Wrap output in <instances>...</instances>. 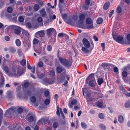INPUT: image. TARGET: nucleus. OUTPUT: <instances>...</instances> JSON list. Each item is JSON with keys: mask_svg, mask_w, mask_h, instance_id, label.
Masks as SVG:
<instances>
[{"mask_svg": "<svg viewBox=\"0 0 130 130\" xmlns=\"http://www.w3.org/2000/svg\"><path fill=\"white\" fill-rule=\"evenodd\" d=\"M23 73L20 71V69L16 68L12 69L10 71L8 75L10 76H20Z\"/></svg>", "mask_w": 130, "mask_h": 130, "instance_id": "obj_1", "label": "nucleus"}, {"mask_svg": "<svg viewBox=\"0 0 130 130\" xmlns=\"http://www.w3.org/2000/svg\"><path fill=\"white\" fill-rule=\"evenodd\" d=\"M59 59V61L63 65L68 67H70L71 66L73 62L71 60L68 61L65 58L62 57H60Z\"/></svg>", "mask_w": 130, "mask_h": 130, "instance_id": "obj_2", "label": "nucleus"}, {"mask_svg": "<svg viewBox=\"0 0 130 130\" xmlns=\"http://www.w3.org/2000/svg\"><path fill=\"white\" fill-rule=\"evenodd\" d=\"M13 27L14 28V32L15 34L18 35L20 33L21 28L17 26H8L6 28L5 30L6 31H7L9 29Z\"/></svg>", "mask_w": 130, "mask_h": 130, "instance_id": "obj_3", "label": "nucleus"}, {"mask_svg": "<svg viewBox=\"0 0 130 130\" xmlns=\"http://www.w3.org/2000/svg\"><path fill=\"white\" fill-rule=\"evenodd\" d=\"M114 32H112V35L113 38L117 42L120 43L122 44H124V41H123V37H122L117 36L114 35Z\"/></svg>", "mask_w": 130, "mask_h": 130, "instance_id": "obj_4", "label": "nucleus"}, {"mask_svg": "<svg viewBox=\"0 0 130 130\" xmlns=\"http://www.w3.org/2000/svg\"><path fill=\"white\" fill-rule=\"evenodd\" d=\"M26 119L28 122H30L35 121H36L35 116L30 113H29L27 115L26 117Z\"/></svg>", "mask_w": 130, "mask_h": 130, "instance_id": "obj_5", "label": "nucleus"}, {"mask_svg": "<svg viewBox=\"0 0 130 130\" xmlns=\"http://www.w3.org/2000/svg\"><path fill=\"white\" fill-rule=\"evenodd\" d=\"M78 26L80 28H81L83 29H92L93 28V25L91 24V25H87V24H83V23L81 24H78Z\"/></svg>", "mask_w": 130, "mask_h": 130, "instance_id": "obj_6", "label": "nucleus"}, {"mask_svg": "<svg viewBox=\"0 0 130 130\" xmlns=\"http://www.w3.org/2000/svg\"><path fill=\"white\" fill-rule=\"evenodd\" d=\"M82 41L85 46L87 48L90 47L91 45L90 44L87 39L85 38H84L83 39Z\"/></svg>", "mask_w": 130, "mask_h": 130, "instance_id": "obj_7", "label": "nucleus"}, {"mask_svg": "<svg viewBox=\"0 0 130 130\" xmlns=\"http://www.w3.org/2000/svg\"><path fill=\"white\" fill-rule=\"evenodd\" d=\"M85 15L84 14H80L79 16V19L78 20L77 22V24H81L83 23L84 20L85 19Z\"/></svg>", "mask_w": 130, "mask_h": 130, "instance_id": "obj_8", "label": "nucleus"}, {"mask_svg": "<svg viewBox=\"0 0 130 130\" xmlns=\"http://www.w3.org/2000/svg\"><path fill=\"white\" fill-rule=\"evenodd\" d=\"M47 33L48 35H50L53 33H55L56 31L53 28H51L46 30Z\"/></svg>", "mask_w": 130, "mask_h": 130, "instance_id": "obj_9", "label": "nucleus"}, {"mask_svg": "<svg viewBox=\"0 0 130 130\" xmlns=\"http://www.w3.org/2000/svg\"><path fill=\"white\" fill-rule=\"evenodd\" d=\"M29 34L26 30H23L21 34V37L24 38H26L28 37Z\"/></svg>", "mask_w": 130, "mask_h": 130, "instance_id": "obj_10", "label": "nucleus"}, {"mask_svg": "<svg viewBox=\"0 0 130 130\" xmlns=\"http://www.w3.org/2000/svg\"><path fill=\"white\" fill-rule=\"evenodd\" d=\"M60 113H61L62 116H63V117L64 116L63 113L62 111V109L61 108H59V107L58 106L56 112V113L58 116H60Z\"/></svg>", "mask_w": 130, "mask_h": 130, "instance_id": "obj_11", "label": "nucleus"}, {"mask_svg": "<svg viewBox=\"0 0 130 130\" xmlns=\"http://www.w3.org/2000/svg\"><path fill=\"white\" fill-rule=\"evenodd\" d=\"M65 70V69L64 68L61 66H58L56 69L57 72L59 73L64 71Z\"/></svg>", "mask_w": 130, "mask_h": 130, "instance_id": "obj_12", "label": "nucleus"}, {"mask_svg": "<svg viewBox=\"0 0 130 130\" xmlns=\"http://www.w3.org/2000/svg\"><path fill=\"white\" fill-rule=\"evenodd\" d=\"M2 68L3 70L5 71L8 75L10 71L8 67L7 66L3 65L2 66Z\"/></svg>", "mask_w": 130, "mask_h": 130, "instance_id": "obj_13", "label": "nucleus"}, {"mask_svg": "<svg viewBox=\"0 0 130 130\" xmlns=\"http://www.w3.org/2000/svg\"><path fill=\"white\" fill-rule=\"evenodd\" d=\"M118 120L119 122L120 123H123L124 122V118L123 116L121 115H119L118 116Z\"/></svg>", "mask_w": 130, "mask_h": 130, "instance_id": "obj_14", "label": "nucleus"}, {"mask_svg": "<svg viewBox=\"0 0 130 130\" xmlns=\"http://www.w3.org/2000/svg\"><path fill=\"white\" fill-rule=\"evenodd\" d=\"M96 82L95 79L92 80H90L89 83V84L90 86L92 87H94L96 85Z\"/></svg>", "mask_w": 130, "mask_h": 130, "instance_id": "obj_15", "label": "nucleus"}, {"mask_svg": "<svg viewBox=\"0 0 130 130\" xmlns=\"http://www.w3.org/2000/svg\"><path fill=\"white\" fill-rule=\"evenodd\" d=\"M56 19V16L55 14H54L53 15V16H50V19L48 20V22H52V20H54ZM46 22H45L44 24H46V25H48L49 24L48 22L47 23H46Z\"/></svg>", "mask_w": 130, "mask_h": 130, "instance_id": "obj_16", "label": "nucleus"}, {"mask_svg": "<svg viewBox=\"0 0 130 130\" xmlns=\"http://www.w3.org/2000/svg\"><path fill=\"white\" fill-rule=\"evenodd\" d=\"M47 121V119H46L43 118H42L40 119L38 121L37 123L38 124L41 123L43 124L45 123Z\"/></svg>", "mask_w": 130, "mask_h": 130, "instance_id": "obj_17", "label": "nucleus"}, {"mask_svg": "<svg viewBox=\"0 0 130 130\" xmlns=\"http://www.w3.org/2000/svg\"><path fill=\"white\" fill-rule=\"evenodd\" d=\"M86 23L88 25L92 24L93 25V22L92 21L91 19L90 18H87L86 20Z\"/></svg>", "mask_w": 130, "mask_h": 130, "instance_id": "obj_18", "label": "nucleus"}, {"mask_svg": "<svg viewBox=\"0 0 130 130\" xmlns=\"http://www.w3.org/2000/svg\"><path fill=\"white\" fill-rule=\"evenodd\" d=\"M15 109V108L14 107H11L8 109L6 110V115L10 113H11V112L13 111Z\"/></svg>", "mask_w": 130, "mask_h": 130, "instance_id": "obj_19", "label": "nucleus"}, {"mask_svg": "<svg viewBox=\"0 0 130 130\" xmlns=\"http://www.w3.org/2000/svg\"><path fill=\"white\" fill-rule=\"evenodd\" d=\"M36 34L38 35L40 37H42L44 35V30H41L38 31L36 33Z\"/></svg>", "mask_w": 130, "mask_h": 130, "instance_id": "obj_20", "label": "nucleus"}, {"mask_svg": "<svg viewBox=\"0 0 130 130\" xmlns=\"http://www.w3.org/2000/svg\"><path fill=\"white\" fill-rule=\"evenodd\" d=\"M77 103L76 100L74 99L72 101L71 103L69 104V107L70 108H72L73 107V105Z\"/></svg>", "mask_w": 130, "mask_h": 130, "instance_id": "obj_21", "label": "nucleus"}, {"mask_svg": "<svg viewBox=\"0 0 130 130\" xmlns=\"http://www.w3.org/2000/svg\"><path fill=\"white\" fill-rule=\"evenodd\" d=\"M39 12L40 14L42 17L44 16L46 14L45 9H42L40 11H39Z\"/></svg>", "mask_w": 130, "mask_h": 130, "instance_id": "obj_22", "label": "nucleus"}, {"mask_svg": "<svg viewBox=\"0 0 130 130\" xmlns=\"http://www.w3.org/2000/svg\"><path fill=\"white\" fill-rule=\"evenodd\" d=\"M110 5V3L107 2L106 3L104 6L103 8L105 10H107L109 7Z\"/></svg>", "mask_w": 130, "mask_h": 130, "instance_id": "obj_23", "label": "nucleus"}, {"mask_svg": "<svg viewBox=\"0 0 130 130\" xmlns=\"http://www.w3.org/2000/svg\"><path fill=\"white\" fill-rule=\"evenodd\" d=\"M97 105L98 107L103 108L104 106L103 105V103L102 102H99L98 103Z\"/></svg>", "mask_w": 130, "mask_h": 130, "instance_id": "obj_24", "label": "nucleus"}, {"mask_svg": "<svg viewBox=\"0 0 130 130\" xmlns=\"http://www.w3.org/2000/svg\"><path fill=\"white\" fill-rule=\"evenodd\" d=\"M15 43L16 45L18 46H20L21 45V42L19 39H17L16 40Z\"/></svg>", "mask_w": 130, "mask_h": 130, "instance_id": "obj_25", "label": "nucleus"}, {"mask_svg": "<svg viewBox=\"0 0 130 130\" xmlns=\"http://www.w3.org/2000/svg\"><path fill=\"white\" fill-rule=\"evenodd\" d=\"M86 47H83L82 48V51L84 52L87 53L89 52V50Z\"/></svg>", "mask_w": 130, "mask_h": 130, "instance_id": "obj_26", "label": "nucleus"}, {"mask_svg": "<svg viewBox=\"0 0 130 130\" xmlns=\"http://www.w3.org/2000/svg\"><path fill=\"white\" fill-rule=\"evenodd\" d=\"M103 22V19L101 18H98L97 20V23L98 24H102Z\"/></svg>", "mask_w": 130, "mask_h": 130, "instance_id": "obj_27", "label": "nucleus"}, {"mask_svg": "<svg viewBox=\"0 0 130 130\" xmlns=\"http://www.w3.org/2000/svg\"><path fill=\"white\" fill-rule=\"evenodd\" d=\"M89 99V100L87 101L89 103H93L95 101V100H96L95 98H90Z\"/></svg>", "mask_w": 130, "mask_h": 130, "instance_id": "obj_28", "label": "nucleus"}, {"mask_svg": "<svg viewBox=\"0 0 130 130\" xmlns=\"http://www.w3.org/2000/svg\"><path fill=\"white\" fill-rule=\"evenodd\" d=\"M88 78L92 80L95 79L94 78V74L93 73H91L90 74L87 79Z\"/></svg>", "mask_w": 130, "mask_h": 130, "instance_id": "obj_29", "label": "nucleus"}, {"mask_svg": "<svg viewBox=\"0 0 130 130\" xmlns=\"http://www.w3.org/2000/svg\"><path fill=\"white\" fill-rule=\"evenodd\" d=\"M125 106L127 108H128L130 107V100L126 101L125 104Z\"/></svg>", "mask_w": 130, "mask_h": 130, "instance_id": "obj_30", "label": "nucleus"}, {"mask_svg": "<svg viewBox=\"0 0 130 130\" xmlns=\"http://www.w3.org/2000/svg\"><path fill=\"white\" fill-rule=\"evenodd\" d=\"M39 5L37 4H35L34 7V9L35 11H38L39 9Z\"/></svg>", "mask_w": 130, "mask_h": 130, "instance_id": "obj_31", "label": "nucleus"}, {"mask_svg": "<svg viewBox=\"0 0 130 130\" xmlns=\"http://www.w3.org/2000/svg\"><path fill=\"white\" fill-rule=\"evenodd\" d=\"M103 80L102 78H99L98 80V84L99 85H100L103 82Z\"/></svg>", "mask_w": 130, "mask_h": 130, "instance_id": "obj_32", "label": "nucleus"}, {"mask_svg": "<svg viewBox=\"0 0 130 130\" xmlns=\"http://www.w3.org/2000/svg\"><path fill=\"white\" fill-rule=\"evenodd\" d=\"M124 94L127 96L130 97V93L127 92L125 89H124Z\"/></svg>", "mask_w": 130, "mask_h": 130, "instance_id": "obj_33", "label": "nucleus"}, {"mask_svg": "<svg viewBox=\"0 0 130 130\" xmlns=\"http://www.w3.org/2000/svg\"><path fill=\"white\" fill-rule=\"evenodd\" d=\"M81 125L82 127L85 129H86L87 128V126L86 124L84 122H82L81 123Z\"/></svg>", "mask_w": 130, "mask_h": 130, "instance_id": "obj_34", "label": "nucleus"}, {"mask_svg": "<svg viewBox=\"0 0 130 130\" xmlns=\"http://www.w3.org/2000/svg\"><path fill=\"white\" fill-rule=\"evenodd\" d=\"M99 126L100 128L103 130H105L106 129L105 126L103 124H100Z\"/></svg>", "mask_w": 130, "mask_h": 130, "instance_id": "obj_35", "label": "nucleus"}, {"mask_svg": "<svg viewBox=\"0 0 130 130\" xmlns=\"http://www.w3.org/2000/svg\"><path fill=\"white\" fill-rule=\"evenodd\" d=\"M68 24L72 25L73 24V23L72 21L70 19H69L68 20H66V21H65Z\"/></svg>", "mask_w": 130, "mask_h": 130, "instance_id": "obj_36", "label": "nucleus"}, {"mask_svg": "<svg viewBox=\"0 0 130 130\" xmlns=\"http://www.w3.org/2000/svg\"><path fill=\"white\" fill-rule=\"evenodd\" d=\"M19 55L20 56L22 55V51L21 49H18L17 51Z\"/></svg>", "mask_w": 130, "mask_h": 130, "instance_id": "obj_37", "label": "nucleus"}, {"mask_svg": "<svg viewBox=\"0 0 130 130\" xmlns=\"http://www.w3.org/2000/svg\"><path fill=\"white\" fill-rule=\"evenodd\" d=\"M121 8L119 6H118L117 8V12L118 13H120L121 12Z\"/></svg>", "mask_w": 130, "mask_h": 130, "instance_id": "obj_38", "label": "nucleus"}, {"mask_svg": "<svg viewBox=\"0 0 130 130\" xmlns=\"http://www.w3.org/2000/svg\"><path fill=\"white\" fill-rule=\"evenodd\" d=\"M30 101L32 102H35L36 101V98L34 96H32L30 98Z\"/></svg>", "mask_w": 130, "mask_h": 130, "instance_id": "obj_39", "label": "nucleus"}, {"mask_svg": "<svg viewBox=\"0 0 130 130\" xmlns=\"http://www.w3.org/2000/svg\"><path fill=\"white\" fill-rule=\"evenodd\" d=\"M26 63V61L24 59H23L21 61H20V63L23 66H24Z\"/></svg>", "mask_w": 130, "mask_h": 130, "instance_id": "obj_40", "label": "nucleus"}, {"mask_svg": "<svg viewBox=\"0 0 130 130\" xmlns=\"http://www.w3.org/2000/svg\"><path fill=\"white\" fill-rule=\"evenodd\" d=\"M50 102V100L49 99H46L44 101V104L46 105H48Z\"/></svg>", "mask_w": 130, "mask_h": 130, "instance_id": "obj_41", "label": "nucleus"}, {"mask_svg": "<svg viewBox=\"0 0 130 130\" xmlns=\"http://www.w3.org/2000/svg\"><path fill=\"white\" fill-rule=\"evenodd\" d=\"M12 10L13 9L12 8L10 7H8L7 9V11L9 13H11L12 11Z\"/></svg>", "mask_w": 130, "mask_h": 130, "instance_id": "obj_42", "label": "nucleus"}, {"mask_svg": "<svg viewBox=\"0 0 130 130\" xmlns=\"http://www.w3.org/2000/svg\"><path fill=\"white\" fill-rule=\"evenodd\" d=\"M91 95V94L90 93H88L86 94V98L87 99V101H89V99L90 98V96Z\"/></svg>", "mask_w": 130, "mask_h": 130, "instance_id": "obj_43", "label": "nucleus"}, {"mask_svg": "<svg viewBox=\"0 0 130 130\" xmlns=\"http://www.w3.org/2000/svg\"><path fill=\"white\" fill-rule=\"evenodd\" d=\"M33 43L34 44H36L38 43V39L36 38H34L33 40Z\"/></svg>", "mask_w": 130, "mask_h": 130, "instance_id": "obj_44", "label": "nucleus"}, {"mask_svg": "<svg viewBox=\"0 0 130 130\" xmlns=\"http://www.w3.org/2000/svg\"><path fill=\"white\" fill-rule=\"evenodd\" d=\"M23 111V109L22 108L20 107L18 108V111L19 113H21Z\"/></svg>", "mask_w": 130, "mask_h": 130, "instance_id": "obj_45", "label": "nucleus"}, {"mask_svg": "<svg viewBox=\"0 0 130 130\" xmlns=\"http://www.w3.org/2000/svg\"><path fill=\"white\" fill-rule=\"evenodd\" d=\"M43 65V63L42 61H40L38 63V66L40 67H42Z\"/></svg>", "mask_w": 130, "mask_h": 130, "instance_id": "obj_46", "label": "nucleus"}, {"mask_svg": "<svg viewBox=\"0 0 130 130\" xmlns=\"http://www.w3.org/2000/svg\"><path fill=\"white\" fill-rule=\"evenodd\" d=\"M99 118L101 119H103L104 118V114L102 113H100L99 114Z\"/></svg>", "mask_w": 130, "mask_h": 130, "instance_id": "obj_47", "label": "nucleus"}, {"mask_svg": "<svg viewBox=\"0 0 130 130\" xmlns=\"http://www.w3.org/2000/svg\"><path fill=\"white\" fill-rule=\"evenodd\" d=\"M55 73L54 71L53 70L50 71V75L51 76H53L54 75Z\"/></svg>", "mask_w": 130, "mask_h": 130, "instance_id": "obj_48", "label": "nucleus"}, {"mask_svg": "<svg viewBox=\"0 0 130 130\" xmlns=\"http://www.w3.org/2000/svg\"><path fill=\"white\" fill-rule=\"evenodd\" d=\"M78 17L77 15H74L73 17V20L75 22L77 21L78 19Z\"/></svg>", "mask_w": 130, "mask_h": 130, "instance_id": "obj_49", "label": "nucleus"}, {"mask_svg": "<svg viewBox=\"0 0 130 130\" xmlns=\"http://www.w3.org/2000/svg\"><path fill=\"white\" fill-rule=\"evenodd\" d=\"M47 49L48 51H50L52 50V47L50 45H47Z\"/></svg>", "mask_w": 130, "mask_h": 130, "instance_id": "obj_50", "label": "nucleus"}, {"mask_svg": "<svg viewBox=\"0 0 130 130\" xmlns=\"http://www.w3.org/2000/svg\"><path fill=\"white\" fill-rule=\"evenodd\" d=\"M122 74L123 77H126L127 75V73L126 71H124L122 72Z\"/></svg>", "mask_w": 130, "mask_h": 130, "instance_id": "obj_51", "label": "nucleus"}, {"mask_svg": "<svg viewBox=\"0 0 130 130\" xmlns=\"http://www.w3.org/2000/svg\"><path fill=\"white\" fill-rule=\"evenodd\" d=\"M37 21L39 23H41L42 21V17H39L37 19Z\"/></svg>", "mask_w": 130, "mask_h": 130, "instance_id": "obj_52", "label": "nucleus"}, {"mask_svg": "<svg viewBox=\"0 0 130 130\" xmlns=\"http://www.w3.org/2000/svg\"><path fill=\"white\" fill-rule=\"evenodd\" d=\"M49 92L47 90L45 91L44 92V96L45 97L49 95Z\"/></svg>", "mask_w": 130, "mask_h": 130, "instance_id": "obj_53", "label": "nucleus"}, {"mask_svg": "<svg viewBox=\"0 0 130 130\" xmlns=\"http://www.w3.org/2000/svg\"><path fill=\"white\" fill-rule=\"evenodd\" d=\"M18 20L20 22H22L24 21V18L23 17L21 16L20 17L18 18Z\"/></svg>", "mask_w": 130, "mask_h": 130, "instance_id": "obj_54", "label": "nucleus"}, {"mask_svg": "<svg viewBox=\"0 0 130 130\" xmlns=\"http://www.w3.org/2000/svg\"><path fill=\"white\" fill-rule=\"evenodd\" d=\"M26 25L27 27L29 28H30L31 27V23H26Z\"/></svg>", "mask_w": 130, "mask_h": 130, "instance_id": "obj_55", "label": "nucleus"}, {"mask_svg": "<svg viewBox=\"0 0 130 130\" xmlns=\"http://www.w3.org/2000/svg\"><path fill=\"white\" fill-rule=\"evenodd\" d=\"M114 13V11L113 10H112L110 12L109 15V17L110 18L111 17L112 15Z\"/></svg>", "mask_w": 130, "mask_h": 130, "instance_id": "obj_56", "label": "nucleus"}, {"mask_svg": "<svg viewBox=\"0 0 130 130\" xmlns=\"http://www.w3.org/2000/svg\"><path fill=\"white\" fill-rule=\"evenodd\" d=\"M62 18L65 21L66 20H67V15L66 14H64L62 15Z\"/></svg>", "mask_w": 130, "mask_h": 130, "instance_id": "obj_57", "label": "nucleus"}, {"mask_svg": "<svg viewBox=\"0 0 130 130\" xmlns=\"http://www.w3.org/2000/svg\"><path fill=\"white\" fill-rule=\"evenodd\" d=\"M10 52L12 53H14L15 52V50L13 48H10Z\"/></svg>", "mask_w": 130, "mask_h": 130, "instance_id": "obj_58", "label": "nucleus"}, {"mask_svg": "<svg viewBox=\"0 0 130 130\" xmlns=\"http://www.w3.org/2000/svg\"><path fill=\"white\" fill-rule=\"evenodd\" d=\"M27 95V96L26 97L25 96V95H24V98L25 99H26L27 97V96H29L31 94V92H30V91H28L27 93H26Z\"/></svg>", "mask_w": 130, "mask_h": 130, "instance_id": "obj_59", "label": "nucleus"}, {"mask_svg": "<svg viewBox=\"0 0 130 130\" xmlns=\"http://www.w3.org/2000/svg\"><path fill=\"white\" fill-rule=\"evenodd\" d=\"M42 59L44 62H46L47 61V59L46 57H43L42 58Z\"/></svg>", "mask_w": 130, "mask_h": 130, "instance_id": "obj_60", "label": "nucleus"}, {"mask_svg": "<svg viewBox=\"0 0 130 130\" xmlns=\"http://www.w3.org/2000/svg\"><path fill=\"white\" fill-rule=\"evenodd\" d=\"M58 125V124L56 122H54L53 124V127L55 128H57Z\"/></svg>", "mask_w": 130, "mask_h": 130, "instance_id": "obj_61", "label": "nucleus"}, {"mask_svg": "<svg viewBox=\"0 0 130 130\" xmlns=\"http://www.w3.org/2000/svg\"><path fill=\"white\" fill-rule=\"evenodd\" d=\"M31 70V71L33 73H34L35 71V67L34 66L32 67Z\"/></svg>", "mask_w": 130, "mask_h": 130, "instance_id": "obj_62", "label": "nucleus"}, {"mask_svg": "<svg viewBox=\"0 0 130 130\" xmlns=\"http://www.w3.org/2000/svg\"><path fill=\"white\" fill-rule=\"evenodd\" d=\"M64 35V34L62 33H60L58 35V37L59 38H61Z\"/></svg>", "mask_w": 130, "mask_h": 130, "instance_id": "obj_63", "label": "nucleus"}, {"mask_svg": "<svg viewBox=\"0 0 130 130\" xmlns=\"http://www.w3.org/2000/svg\"><path fill=\"white\" fill-rule=\"evenodd\" d=\"M5 39L6 41H8L10 40V38L8 36H6L5 37Z\"/></svg>", "mask_w": 130, "mask_h": 130, "instance_id": "obj_64", "label": "nucleus"}]
</instances>
